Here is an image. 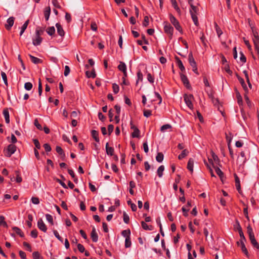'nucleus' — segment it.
<instances>
[{
	"mask_svg": "<svg viewBox=\"0 0 259 259\" xmlns=\"http://www.w3.org/2000/svg\"><path fill=\"white\" fill-rule=\"evenodd\" d=\"M211 153L212 159L214 161V162L217 165H218L219 166H221V163H221L220 160L219 158L218 157V156L213 151H211Z\"/></svg>",
	"mask_w": 259,
	"mask_h": 259,
	"instance_id": "obj_24",
	"label": "nucleus"
},
{
	"mask_svg": "<svg viewBox=\"0 0 259 259\" xmlns=\"http://www.w3.org/2000/svg\"><path fill=\"white\" fill-rule=\"evenodd\" d=\"M132 242L131 241V237H127V238H125V247L128 248L131 246Z\"/></svg>",
	"mask_w": 259,
	"mask_h": 259,
	"instance_id": "obj_45",
	"label": "nucleus"
},
{
	"mask_svg": "<svg viewBox=\"0 0 259 259\" xmlns=\"http://www.w3.org/2000/svg\"><path fill=\"white\" fill-rule=\"evenodd\" d=\"M109 144L107 143L106 144V151L107 155L113 156L114 154V149L113 148L109 147Z\"/></svg>",
	"mask_w": 259,
	"mask_h": 259,
	"instance_id": "obj_15",
	"label": "nucleus"
},
{
	"mask_svg": "<svg viewBox=\"0 0 259 259\" xmlns=\"http://www.w3.org/2000/svg\"><path fill=\"white\" fill-rule=\"evenodd\" d=\"M236 98L237 99V102L239 105H242L243 104V101L242 97L240 95V94L238 92H236Z\"/></svg>",
	"mask_w": 259,
	"mask_h": 259,
	"instance_id": "obj_42",
	"label": "nucleus"
},
{
	"mask_svg": "<svg viewBox=\"0 0 259 259\" xmlns=\"http://www.w3.org/2000/svg\"><path fill=\"white\" fill-rule=\"evenodd\" d=\"M241 247V249L242 251L244 253V254L246 256V257H249V254L248 251L245 245V243L244 242L240 243V245Z\"/></svg>",
	"mask_w": 259,
	"mask_h": 259,
	"instance_id": "obj_19",
	"label": "nucleus"
},
{
	"mask_svg": "<svg viewBox=\"0 0 259 259\" xmlns=\"http://www.w3.org/2000/svg\"><path fill=\"white\" fill-rule=\"evenodd\" d=\"M15 18L14 17H9L7 20V24H5L6 29L9 30L13 26L14 23Z\"/></svg>",
	"mask_w": 259,
	"mask_h": 259,
	"instance_id": "obj_6",
	"label": "nucleus"
},
{
	"mask_svg": "<svg viewBox=\"0 0 259 259\" xmlns=\"http://www.w3.org/2000/svg\"><path fill=\"white\" fill-rule=\"evenodd\" d=\"M53 233L55 237L61 242H63V238L60 236L58 231L56 230H53Z\"/></svg>",
	"mask_w": 259,
	"mask_h": 259,
	"instance_id": "obj_52",
	"label": "nucleus"
},
{
	"mask_svg": "<svg viewBox=\"0 0 259 259\" xmlns=\"http://www.w3.org/2000/svg\"><path fill=\"white\" fill-rule=\"evenodd\" d=\"M140 131L138 128H135V130L132 133L133 138H138L140 136Z\"/></svg>",
	"mask_w": 259,
	"mask_h": 259,
	"instance_id": "obj_38",
	"label": "nucleus"
},
{
	"mask_svg": "<svg viewBox=\"0 0 259 259\" xmlns=\"http://www.w3.org/2000/svg\"><path fill=\"white\" fill-rule=\"evenodd\" d=\"M44 33V30L41 28L38 29L37 28L35 31V35L40 36Z\"/></svg>",
	"mask_w": 259,
	"mask_h": 259,
	"instance_id": "obj_63",
	"label": "nucleus"
},
{
	"mask_svg": "<svg viewBox=\"0 0 259 259\" xmlns=\"http://www.w3.org/2000/svg\"><path fill=\"white\" fill-rule=\"evenodd\" d=\"M189 153V151L187 149H184L182 153L179 155L178 158L180 160H181L185 158Z\"/></svg>",
	"mask_w": 259,
	"mask_h": 259,
	"instance_id": "obj_29",
	"label": "nucleus"
},
{
	"mask_svg": "<svg viewBox=\"0 0 259 259\" xmlns=\"http://www.w3.org/2000/svg\"><path fill=\"white\" fill-rule=\"evenodd\" d=\"M91 29L94 31H96L97 30V25L95 22H92L91 25Z\"/></svg>",
	"mask_w": 259,
	"mask_h": 259,
	"instance_id": "obj_61",
	"label": "nucleus"
},
{
	"mask_svg": "<svg viewBox=\"0 0 259 259\" xmlns=\"http://www.w3.org/2000/svg\"><path fill=\"white\" fill-rule=\"evenodd\" d=\"M191 206V201H188L187 203L186 206H183L182 208V210L183 212V215L185 217H187L188 214V212L190 209V207Z\"/></svg>",
	"mask_w": 259,
	"mask_h": 259,
	"instance_id": "obj_9",
	"label": "nucleus"
},
{
	"mask_svg": "<svg viewBox=\"0 0 259 259\" xmlns=\"http://www.w3.org/2000/svg\"><path fill=\"white\" fill-rule=\"evenodd\" d=\"M91 237L92 240L94 242H97L98 240V236L96 232V229L93 227L91 233Z\"/></svg>",
	"mask_w": 259,
	"mask_h": 259,
	"instance_id": "obj_10",
	"label": "nucleus"
},
{
	"mask_svg": "<svg viewBox=\"0 0 259 259\" xmlns=\"http://www.w3.org/2000/svg\"><path fill=\"white\" fill-rule=\"evenodd\" d=\"M194 160L190 158L187 163V168L191 173L193 171Z\"/></svg>",
	"mask_w": 259,
	"mask_h": 259,
	"instance_id": "obj_20",
	"label": "nucleus"
},
{
	"mask_svg": "<svg viewBox=\"0 0 259 259\" xmlns=\"http://www.w3.org/2000/svg\"><path fill=\"white\" fill-rule=\"evenodd\" d=\"M147 79L151 83L154 82V77L150 73L147 74Z\"/></svg>",
	"mask_w": 259,
	"mask_h": 259,
	"instance_id": "obj_57",
	"label": "nucleus"
},
{
	"mask_svg": "<svg viewBox=\"0 0 259 259\" xmlns=\"http://www.w3.org/2000/svg\"><path fill=\"white\" fill-rule=\"evenodd\" d=\"M169 20L170 22L172 24V25L175 26L177 30L180 32L182 31V27L180 26L179 21L172 14L169 15Z\"/></svg>",
	"mask_w": 259,
	"mask_h": 259,
	"instance_id": "obj_4",
	"label": "nucleus"
},
{
	"mask_svg": "<svg viewBox=\"0 0 259 259\" xmlns=\"http://www.w3.org/2000/svg\"><path fill=\"white\" fill-rule=\"evenodd\" d=\"M46 218L47 220L52 225H53V217L50 214H46Z\"/></svg>",
	"mask_w": 259,
	"mask_h": 259,
	"instance_id": "obj_56",
	"label": "nucleus"
},
{
	"mask_svg": "<svg viewBox=\"0 0 259 259\" xmlns=\"http://www.w3.org/2000/svg\"><path fill=\"white\" fill-rule=\"evenodd\" d=\"M56 152L60 155L65 156V154L63 152V149L60 146H57L56 148Z\"/></svg>",
	"mask_w": 259,
	"mask_h": 259,
	"instance_id": "obj_55",
	"label": "nucleus"
},
{
	"mask_svg": "<svg viewBox=\"0 0 259 259\" xmlns=\"http://www.w3.org/2000/svg\"><path fill=\"white\" fill-rule=\"evenodd\" d=\"M238 79L244 90L245 91V92H247L248 89L244 79L241 77H238Z\"/></svg>",
	"mask_w": 259,
	"mask_h": 259,
	"instance_id": "obj_34",
	"label": "nucleus"
},
{
	"mask_svg": "<svg viewBox=\"0 0 259 259\" xmlns=\"http://www.w3.org/2000/svg\"><path fill=\"white\" fill-rule=\"evenodd\" d=\"M17 147L14 144H10L7 149H4V152L6 156L10 157L16 151Z\"/></svg>",
	"mask_w": 259,
	"mask_h": 259,
	"instance_id": "obj_2",
	"label": "nucleus"
},
{
	"mask_svg": "<svg viewBox=\"0 0 259 259\" xmlns=\"http://www.w3.org/2000/svg\"><path fill=\"white\" fill-rule=\"evenodd\" d=\"M37 227L41 231H43L44 232H46L47 228L45 224L44 223L42 219L38 220L37 222Z\"/></svg>",
	"mask_w": 259,
	"mask_h": 259,
	"instance_id": "obj_8",
	"label": "nucleus"
},
{
	"mask_svg": "<svg viewBox=\"0 0 259 259\" xmlns=\"http://www.w3.org/2000/svg\"><path fill=\"white\" fill-rule=\"evenodd\" d=\"M70 72V68L67 65H66L65 66V69H64V74L65 76H67L68 75V74H69Z\"/></svg>",
	"mask_w": 259,
	"mask_h": 259,
	"instance_id": "obj_60",
	"label": "nucleus"
},
{
	"mask_svg": "<svg viewBox=\"0 0 259 259\" xmlns=\"http://www.w3.org/2000/svg\"><path fill=\"white\" fill-rule=\"evenodd\" d=\"M50 14H51L50 7L49 6L46 7L44 10V16H45V19L46 21H48L49 20Z\"/></svg>",
	"mask_w": 259,
	"mask_h": 259,
	"instance_id": "obj_18",
	"label": "nucleus"
},
{
	"mask_svg": "<svg viewBox=\"0 0 259 259\" xmlns=\"http://www.w3.org/2000/svg\"><path fill=\"white\" fill-rule=\"evenodd\" d=\"M142 25L144 27H146L149 25V17L147 16L144 17V21L142 23Z\"/></svg>",
	"mask_w": 259,
	"mask_h": 259,
	"instance_id": "obj_49",
	"label": "nucleus"
},
{
	"mask_svg": "<svg viewBox=\"0 0 259 259\" xmlns=\"http://www.w3.org/2000/svg\"><path fill=\"white\" fill-rule=\"evenodd\" d=\"M13 231L18 235H19L21 237H24V233L22 232L21 230L17 227H14L13 228Z\"/></svg>",
	"mask_w": 259,
	"mask_h": 259,
	"instance_id": "obj_27",
	"label": "nucleus"
},
{
	"mask_svg": "<svg viewBox=\"0 0 259 259\" xmlns=\"http://www.w3.org/2000/svg\"><path fill=\"white\" fill-rule=\"evenodd\" d=\"M42 40V38L41 36L35 35V38L32 40V44L35 46H39L41 43Z\"/></svg>",
	"mask_w": 259,
	"mask_h": 259,
	"instance_id": "obj_12",
	"label": "nucleus"
},
{
	"mask_svg": "<svg viewBox=\"0 0 259 259\" xmlns=\"http://www.w3.org/2000/svg\"><path fill=\"white\" fill-rule=\"evenodd\" d=\"M244 99H245V101H246V104H247V105H248V106L250 108H251L252 107L253 104H252V103H251V102L250 101V100H249V99L248 97L247 96V95H246V94H245V95H244Z\"/></svg>",
	"mask_w": 259,
	"mask_h": 259,
	"instance_id": "obj_46",
	"label": "nucleus"
},
{
	"mask_svg": "<svg viewBox=\"0 0 259 259\" xmlns=\"http://www.w3.org/2000/svg\"><path fill=\"white\" fill-rule=\"evenodd\" d=\"M163 154L161 152H159L157 153L156 156V160L158 162H161L163 160Z\"/></svg>",
	"mask_w": 259,
	"mask_h": 259,
	"instance_id": "obj_36",
	"label": "nucleus"
},
{
	"mask_svg": "<svg viewBox=\"0 0 259 259\" xmlns=\"http://www.w3.org/2000/svg\"><path fill=\"white\" fill-rule=\"evenodd\" d=\"M213 168L215 169L217 174L220 177V178H222V177L224 176V174L221 169L219 167L215 166H213Z\"/></svg>",
	"mask_w": 259,
	"mask_h": 259,
	"instance_id": "obj_41",
	"label": "nucleus"
},
{
	"mask_svg": "<svg viewBox=\"0 0 259 259\" xmlns=\"http://www.w3.org/2000/svg\"><path fill=\"white\" fill-rule=\"evenodd\" d=\"M33 85L30 82H26L24 84V88L26 90L30 91L32 89Z\"/></svg>",
	"mask_w": 259,
	"mask_h": 259,
	"instance_id": "obj_47",
	"label": "nucleus"
},
{
	"mask_svg": "<svg viewBox=\"0 0 259 259\" xmlns=\"http://www.w3.org/2000/svg\"><path fill=\"white\" fill-rule=\"evenodd\" d=\"M226 139L228 143V145H231V143L233 138V135L231 133H225Z\"/></svg>",
	"mask_w": 259,
	"mask_h": 259,
	"instance_id": "obj_28",
	"label": "nucleus"
},
{
	"mask_svg": "<svg viewBox=\"0 0 259 259\" xmlns=\"http://www.w3.org/2000/svg\"><path fill=\"white\" fill-rule=\"evenodd\" d=\"M121 235L125 237V238H127V237H130L131 235V231L130 229L123 230L121 232Z\"/></svg>",
	"mask_w": 259,
	"mask_h": 259,
	"instance_id": "obj_40",
	"label": "nucleus"
},
{
	"mask_svg": "<svg viewBox=\"0 0 259 259\" xmlns=\"http://www.w3.org/2000/svg\"><path fill=\"white\" fill-rule=\"evenodd\" d=\"M180 77L185 87L189 89L190 88V84L187 77L183 73H180Z\"/></svg>",
	"mask_w": 259,
	"mask_h": 259,
	"instance_id": "obj_7",
	"label": "nucleus"
},
{
	"mask_svg": "<svg viewBox=\"0 0 259 259\" xmlns=\"http://www.w3.org/2000/svg\"><path fill=\"white\" fill-rule=\"evenodd\" d=\"M249 239L250 240V242L252 244V245L256 248V249L259 250V244L256 241L254 236L249 237Z\"/></svg>",
	"mask_w": 259,
	"mask_h": 259,
	"instance_id": "obj_17",
	"label": "nucleus"
},
{
	"mask_svg": "<svg viewBox=\"0 0 259 259\" xmlns=\"http://www.w3.org/2000/svg\"><path fill=\"white\" fill-rule=\"evenodd\" d=\"M188 61L190 65L192 67L197 66L196 63L193 58L192 53L191 52L188 55Z\"/></svg>",
	"mask_w": 259,
	"mask_h": 259,
	"instance_id": "obj_13",
	"label": "nucleus"
},
{
	"mask_svg": "<svg viewBox=\"0 0 259 259\" xmlns=\"http://www.w3.org/2000/svg\"><path fill=\"white\" fill-rule=\"evenodd\" d=\"M56 27L57 29L58 34L62 37L64 36V34H65V32H64L61 25L60 23H57L56 24Z\"/></svg>",
	"mask_w": 259,
	"mask_h": 259,
	"instance_id": "obj_11",
	"label": "nucleus"
},
{
	"mask_svg": "<svg viewBox=\"0 0 259 259\" xmlns=\"http://www.w3.org/2000/svg\"><path fill=\"white\" fill-rule=\"evenodd\" d=\"M164 170V165H160L157 171V175L159 178H161L163 176V172Z\"/></svg>",
	"mask_w": 259,
	"mask_h": 259,
	"instance_id": "obj_30",
	"label": "nucleus"
},
{
	"mask_svg": "<svg viewBox=\"0 0 259 259\" xmlns=\"http://www.w3.org/2000/svg\"><path fill=\"white\" fill-rule=\"evenodd\" d=\"M176 60L177 61V65L179 69L182 72H184L185 71V68L181 60L177 57H176Z\"/></svg>",
	"mask_w": 259,
	"mask_h": 259,
	"instance_id": "obj_16",
	"label": "nucleus"
},
{
	"mask_svg": "<svg viewBox=\"0 0 259 259\" xmlns=\"http://www.w3.org/2000/svg\"><path fill=\"white\" fill-rule=\"evenodd\" d=\"M247 233L248 234L249 237H250L254 236L253 232V230H252V228L249 225L247 227Z\"/></svg>",
	"mask_w": 259,
	"mask_h": 259,
	"instance_id": "obj_50",
	"label": "nucleus"
},
{
	"mask_svg": "<svg viewBox=\"0 0 259 259\" xmlns=\"http://www.w3.org/2000/svg\"><path fill=\"white\" fill-rule=\"evenodd\" d=\"M32 257L33 259H39L40 254L38 251H34L32 253Z\"/></svg>",
	"mask_w": 259,
	"mask_h": 259,
	"instance_id": "obj_58",
	"label": "nucleus"
},
{
	"mask_svg": "<svg viewBox=\"0 0 259 259\" xmlns=\"http://www.w3.org/2000/svg\"><path fill=\"white\" fill-rule=\"evenodd\" d=\"M117 68L120 71L122 72H125V71L126 70V66L125 64L121 61L119 62V64L118 65Z\"/></svg>",
	"mask_w": 259,
	"mask_h": 259,
	"instance_id": "obj_26",
	"label": "nucleus"
},
{
	"mask_svg": "<svg viewBox=\"0 0 259 259\" xmlns=\"http://www.w3.org/2000/svg\"><path fill=\"white\" fill-rule=\"evenodd\" d=\"M191 9L190 10V13L191 16L192 20L196 26L199 25V22L197 17L198 14L199 9L197 7L194 6L193 5H190Z\"/></svg>",
	"mask_w": 259,
	"mask_h": 259,
	"instance_id": "obj_1",
	"label": "nucleus"
},
{
	"mask_svg": "<svg viewBox=\"0 0 259 259\" xmlns=\"http://www.w3.org/2000/svg\"><path fill=\"white\" fill-rule=\"evenodd\" d=\"M239 235H240V240L239 241H238L237 242V244L238 246L240 245V243H242V242H244L245 243V242L246 241V238L244 235V234L243 233V231H242V230H239Z\"/></svg>",
	"mask_w": 259,
	"mask_h": 259,
	"instance_id": "obj_21",
	"label": "nucleus"
},
{
	"mask_svg": "<svg viewBox=\"0 0 259 259\" xmlns=\"http://www.w3.org/2000/svg\"><path fill=\"white\" fill-rule=\"evenodd\" d=\"M15 173L16 174V181L19 183H21L22 181V179L20 175L19 172L18 171H16Z\"/></svg>",
	"mask_w": 259,
	"mask_h": 259,
	"instance_id": "obj_54",
	"label": "nucleus"
},
{
	"mask_svg": "<svg viewBox=\"0 0 259 259\" xmlns=\"http://www.w3.org/2000/svg\"><path fill=\"white\" fill-rule=\"evenodd\" d=\"M3 115L4 116L6 122L7 123H10V115H9V112L8 108H5L3 110Z\"/></svg>",
	"mask_w": 259,
	"mask_h": 259,
	"instance_id": "obj_14",
	"label": "nucleus"
},
{
	"mask_svg": "<svg viewBox=\"0 0 259 259\" xmlns=\"http://www.w3.org/2000/svg\"><path fill=\"white\" fill-rule=\"evenodd\" d=\"M184 99L187 106L190 109H193V105L192 104V101L194 100L193 96L192 94H185L184 96Z\"/></svg>",
	"mask_w": 259,
	"mask_h": 259,
	"instance_id": "obj_3",
	"label": "nucleus"
},
{
	"mask_svg": "<svg viewBox=\"0 0 259 259\" xmlns=\"http://www.w3.org/2000/svg\"><path fill=\"white\" fill-rule=\"evenodd\" d=\"M123 221L125 224H128L129 223L130 217H129L128 215L125 212H123Z\"/></svg>",
	"mask_w": 259,
	"mask_h": 259,
	"instance_id": "obj_44",
	"label": "nucleus"
},
{
	"mask_svg": "<svg viewBox=\"0 0 259 259\" xmlns=\"http://www.w3.org/2000/svg\"><path fill=\"white\" fill-rule=\"evenodd\" d=\"M0 226H3L5 227H7L8 226L7 223L5 221V217L3 215L0 216Z\"/></svg>",
	"mask_w": 259,
	"mask_h": 259,
	"instance_id": "obj_48",
	"label": "nucleus"
},
{
	"mask_svg": "<svg viewBox=\"0 0 259 259\" xmlns=\"http://www.w3.org/2000/svg\"><path fill=\"white\" fill-rule=\"evenodd\" d=\"M31 236L33 238H36L37 237V231L36 229L31 231L30 233Z\"/></svg>",
	"mask_w": 259,
	"mask_h": 259,
	"instance_id": "obj_62",
	"label": "nucleus"
},
{
	"mask_svg": "<svg viewBox=\"0 0 259 259\" xmlns=\"http://www.w3.org/2000/svg\"><path fill=\"white\" fill-rule=\"evenodd\" d=\"M46 31L49 35L52 36L55 32V27L54 26L49 27L47 29Z\"/></svg>",
	"mask_w": 259,
	"mask_h": 259,
	"instance_id": "obj_32",
	"label": "nucleus"
},
{
	"mask_svg": "<svg viewBox=\"0 0 259 259\" xmlns=\"http://www.w3.org/2000/svg\"><path fill=\"white\" fill-rule=\"evenodd\" d=\"M252 40L254 45L255 50L259 49V37H253Z\"/></svg>",
	"mask_w": 259,
	"mask_h": 259,
	"instance_id": "obj_31",
	"label": "nucleus"
},
{
	"mask_svg": "<svg viewBox=\"0 0 259 259\" xmlns=\"http://www.w3.org/2000/svg\"><path fill=\"white\" fill-rule=\"evenodd\" d=\"M214 27L217 35L218 37H220V36L223 34V31L216 23H214Z\"/></svg>",
	"mask_w": 259,
	"mask_h": 259,
	"instance_id": "obj_35",
	"label": "nucleus"
},
{
	"mask_svg": "<svg viewBox=\"0 0 259 259\" xmlns=\"http://www.w3.org/2000/svg\"><path fill=\"white\" fill-rule=\"evenodd\" d=\"M112 89H113V91L114 94H117L119 92V86L117 84L113 83L112 84Z\"/></svg>",
	"mask_w": 259,
	"mask_h": 259,
	"instance_id": "obj_51",
	"label": "nucleus"
},
{
	"mask_svg": "<svg viewBox=\"0 0 259 259\" xmlns=\"http://www.w3.org/2000/svg\"><path fill=\"white\" fill-rule=\"evenodd\" d=\"M137 80L136 81V84L137 85L139 81H142L143 79V74L141 72V70H139L137 72Z\"/></svg>",
	"mask_w": 259,
	"mask_h": 259,
	"instance_id": "obj_39",
	"label": "nucleus"
},
{
	"mask_svg": "<svg viewBox=\"0 0 259 259\" xmlns=\"http://www.w3.org/2000/svg\"><path fill=\"white\" fill-rule=\"evenodd\" d=\"M33 141L35 146V148L38 149H39L40 148V145L39 144L38 140L37 139H33Z\"/></svg>",
	"mask_w": 259,
	"mask_h": 259,
	"instance_id": "obj_64",
	"label": "nucleus"
},
{
	"mask_svg": "<svg viewBox=\"0 0 259 259\" xmlns=\"http://www.w3.org/2000/svg\"><path fill=\"white\" fill-rule=\"evenodd\" d=\"M29 56L30 58V60L33 63L37 64L39 63H42V60L37 57H35L31 55H29Z\"/></svg>",
	"mask_w": 259,
	"mask_h": 259,
	"instance_id": "obj_23",
	"label": "nucleus"
},
{
	"mask_svg": "<svg viewBox=\"0 0 259 259\" xmlns=\"http://www.w3.org/2000/svg\"><path fill=\"white\" fill-rule=\"evenodd\" d=\"M85 74H86V76H87V77H88V78H94L96 76V74L95 70L94 69H93L92 70V71H87L85 72Z\"/></svg>",
	"mask_w": 259,
	"mask_h": 259,
	"instance_id": "obj_22",
	"label": "nucleus"
},
{
	"mask_svg": "<svg viewBox=\"0 0 259 259\" xmlns=\"http://www.w3.org/2000/svg\"><path fill=\"white\" fill-rule=\"evenodd\" d=\"M92 136L97 142H99L100 140L98 137L99 133L96 130H92L91 132Z\"/></svg>",
	"mask_w": 259,
	"mask_h": 259,
	"instance_id": "obj_25",
	"label": "nucleus"
},
{
	"mask_svg": "<svg viewBox=\"0 0 259 259\" xmlns=\"http://www.w3.org/2000/svg\"><path fill=\"white\" fill-rule=\"evenodd\" d=\"M2 77L4 80L5 84L7 86L8 85V80L6 74L4 72H1Z\"/></svg>",
	"mask_w": 259,
	"mask_h": 259,
	"instance_id": "obj_53",
	"label": "nucleus"
},
{
	"mask_svg": "<svg viewBox=\"0 0 259 259\" xmlns=\"http://www.w3.org/2000/svg\"><path fill=\"white\" fill-rule=\"evenodd\" d=\"M171 128V125L169 124H166L163 125L161 128L160 131L162 132H164L166 130Z\"/></svg>",
	"mask_w": 259,
	"mask_h": 259,
	"instance_id": "obj_43",
	"label": "nucleus"
},
{
	"mask_svg": "<svg viewBox=\"0 0 259 259\" xmlns=\"http://www.w3.org/2000/svg\"><path fill=\"white\" fill-rule=\"evenodd\" d=\"M164 30L166 33L169 35V37L171 38L173 35L174 28L168 22H164Z\"/></svg>",
	"mask_w": 259,
	"mask_h": 259,
	"instance_id": "obj_5",
	"label": "nucleus"
},
{
	"mask_svg": "<svg viewBox=\"0 0 259 259\" xmlns=\"http://www.w3.org/2000/svg\"><path fill=\"white\" fill-rule=\"evenodd\" d=\"M141 225L143 229L145 230H151L152 229V226H148L145 222L142 221L141 222Z\"/></svg>",
	"mask_w": 259,
	"mask_h": 259,
	"instance_id": "obj_37",
	"label": "nucleus"
},
{
	"mask_svg": "<svg viewBox=\"0 0 259 259\" xmlns=\"http://www.w3.org/2000/svg\"><path fill=\"white\" fill-rule=\"evenodd\" d=\"M33 215L31 214H28V220L26 221V224L29 228H31L32 227L31 222L33 221Z\"/></svg>",
	"mask_w": 259,
	"mask_h": 259,
	"instance_id": "obj_33",
	"label": "nucleus"
},
{
	"mask_svg": "<svg viewBox=\"0 0 259 259\" xmlns=\"http://www.w3.org/2000/svg\"><path fill=\"white\" fill-rule=\"evenodd\" d=\"M143 114L144 116L149 117L152 115V111L150 110H144Z\"/></svg>",
	"mask_w": 259,
	"mask_h": 259,
	"instance_id": "obj_59",
	"label": "nucleus"
}]
</instances>
